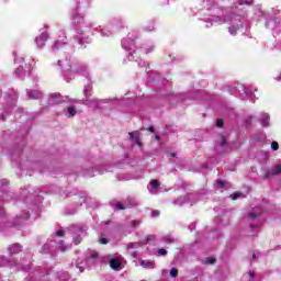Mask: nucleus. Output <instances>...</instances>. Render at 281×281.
Wrapping results in <instances>:
<instances>
[{
  "mask_svg": "<svg viewBox=\"0 0 281 281\" xmlns=\"http://www.w3.org/2000/svg\"><path fill=\"white\" fill-rule=\"evenodd\" d=\"M23 249V247L19 244H12L8 247V251L10 254V256H14L16 254H21V250Z\"/></svg>",
  "mask_w": 281,
  "mask_h": 281,
  "instance_id": "28",
  "label": "nucleus"
},
{
  "mask_svg": "<svg viewBox=\"0 0 281 281\" xmlns=\"http://www.w3.org/2000/svg\"><path fill=\"white\" fill-rule=\"evenodd\" d=\"M270 121H271V116L269 115V113L262 112L260 114L259 122L261 126H263L265 128H269V126H271Z\"/></svg>",
  "mask_w": 281,
  "mask_h": 281,
  "instance_id": "22",
  "label": "nucleus"
},
{
  "mask_svg": "<svg viewBox=\"0 0 281 281\" xmlns=\"http://www.w3.org/2000/svg\"><path fill=\"white\" fill-rule=\"evenodd\" d=\"M9 104V109L5 111V113H10V111H14V106L16 104V95H13L10 98V100H7Z\"/></svg>",
  "mask_w": 281,
  "mask_h": 281,
  "instance_id": "35",
  "label": "nucleus"
},
{
  "mask_svg": "<svg viewBox=\"0 0 281 281\" xmlns=\"http://www.w3.org/2000/svg\"><path fill=\"white\" fill-rule=\"evenodd\" d=\"M130 139L132 143L135 144V146H138V148H142V136L139 132H131Z\"/></svg>",
  "mask_w": 281,
  "mask_h": 281,
  "instance_id": "23",
  "label": "nucleus"
},
{
  "mask_svg": "<svg viewBox=\"0 0 281 281\" xmlns=\"http://www.w3.org/2000/svg\"><path fill=\"white\" fill-rule=\"evenodd\" d=\"M109 265L113 271H122L126 267V259L122 255H115L110 259Z\"/></svg>",
  "mask_w": 281,
  "mask_h": 281,
  "instance_id": "13",
  "label": "nucleus"
},
{
  "mask_svg": "<svg viewBox=\"0 0 281 281\" xmlns=\"http://www.w3.org/2000/svg\"><path fill=\"white\" fill-rule=\"evenodd\" d=\"M262 212L248 213L247 221L250 223L249 229H251L250 236H256V233L260 231V215Z\"/></svg>",
  "mask_w": 281,
  "mask_h": 281,
  "instance_id": "9",
  "label": "nucleus"
},
{
  "mask_svg": "<svg viewBox=\"0 0 281 281\" xmlns=\"http://www.w3.org/2000/svg\"><path fill=\"white\" fill-rule=\"evenodd\" d=\"M77 113L78 111L74 105H70L66 110H64V115H66V117H76Z\"/></svg>",
  "mask_w": 281,
  "mask_h": 281,
  "instance_id": "30",
  "label": "nucleus"
},
{
  "mask_svg": "<svg viewBox=\"0 0 281 281\" xmlns=\"http://www.w3.org/2000/svg\"><path fill=\"white\" fill-rule=\"evenodd\" d=\"M49 26L47 24L44 25L43 29L40 30L41 34L35 37L34 42L37 49H43L47 41H49Z\"/></svg>",
  "mask_w": 281,
  "mask_h": 281,
  "instance_id": "12",
  "label": "nucleus"
},
{
  "mask_svg": "<svg viewBox=\"0 0 281 281\" xmlns=\"http://www.w3.org/2000/svg\"><path fill=\"white\" fill-rule=\"evenodd\" d=\"M70 23L72 25H77L79 27L76 29V38L77 43L85 47L91 43V34H93V30L97 27H102L95 22H86L85 15L79 13L77 10L71 11L70 13Z\"/></svg>",
  "mask_w": 281,
  "mask_h": 281,
  "instance_id": "2",
  "label": "nucleus"
},
{
  "mask_svg": "<svg viewBox=\"0 0 281 281\" xmlns=\"http://www.w3.org/2000/svg\"><path fill=\"white\" fill-rule=\"evenodd\" d=\"M56 236H59V238H61L63 236H65V231L63 229L57 231Z\"/></svg>",
  "mask_w": 281,
  "mask_h": 281,
  "instance_id": "58",
  "label": "nucleus"
},
{
  "mask_svg": "<svg viewBox=\"0 0 281 281\" xmlns=\"http://www.w3.org/2000/svg\"><path fill=\"white\" fill-rule=\"evenodd\" d=\"M273 176H276L273 169H268V170H266V171L263 172L265 179H269V177H273Z\"/></svg>",
  "mask_w": 281,
  "mask_h": 281,
  "instance_id": "48",
  "label": "nucleus"
},
{
  "mask_svg": "<svg viewBox=\"0 0 281 281\" xmlns=\"http://www.w3.org/2000/svg\"><path fill=\"white\" fill-rule=\"evenodd\" d=\"M131 256H132V258H137V257L139 256V254H138L137 251H133V252L131 254Z\"/></svg>",
  "mask_w": 281,
  "mask_h": 281,
  "instance_id": "64",
  "label": "nucleus"
},
{
  "mask_svg": "<svg viewBox=\"0 0 281 281\" xmlns=\"http://www.w3.org/2000/svg\"><path fill=\"white\" fill-rule=\"evenodd\" d=\"M72 201L75 209H66L67 216H74L78 207H80L83 203H87V201H89V198L87 196V193H78L74 195Z\"/></svg>",
  "mask_w": 281,
  "mask_h": 281,
  "instance_id": "10",
  "label": "nucleus"
},
{
  "mask_svg": "<svg viewBox=\"0 0 281 281\" xmlns=\"http://www.w3.org/2000/svg\"><path fill=\"white\" fill-rule=\"evenodd\" d=\"M135 41H137V33L131 32L125 38L121 41L122 48L125 52H128V60H135V56L139 54V50H136Z\"/></svg>",
  "mask_w": 281,
  "mask_h": 281,
  "instance_id": "6",
  "label": "nucleus"
},
{
  "mask_svg": "<svg viewBox=\"0 0 281 281\" xmlns=\"http://www.w3.org/2000/svg\"><path fill=\"white\" fill-rule=\"evenodd\" d=\"M26 95L30 100H41L43 92L40 90H26Z\"/></svg>",
  "mask_w": 281,
  "mask_h": 281,
  "instance_id": "25",
  "label": "nucleus"
},
{
  "mask_svg": "<svg viewBox=\"0 0 281 281\" xmlns=\"http://www.w3.org/2000/svg\"><path fill=\"white\" fill-rule=\"evenodd\" d=\"M99 243H100L101 245H109V239H106V238H104V237H101V238L99 239Z\"/></svg>",
  "mask_w": 281,
  "mask_h": 281,
  "instance_id": "57",
  "label": "nucleus"
},
{
  "mask_svg": "<svg viewBox=\"0 0 281 281\" xmlns=\"http://www.w3.org/2000/svg\"><path fill=\"white\" fill-rule=\"evenodd\" d=\"M89 227H87L86 224H79L78 226H72L71 227V233H72V241L75 245H80L82 243V239L85 236H87V231Z\"/></svg>",
  "mask_w": 281,
  "mask_h": 281,
  "instance_id": "8",
  "label": "nucleus"
},
{
  "mask_svg": "<svg viewBox=\"0 0 281 281\" xmlns=\"http://www.w3.org/2000/svg\"><path fill=\"white\" fill-rule=\"evenodd\" d=\"M162 243H167V245H172V243H175V237L172 235H165L162 237Z\"/></svg>",
  "mask_w": 281,
  "mask_h": 281,
  "instance_id": "39",
  "label": "nucleus"
},
{
  "mask_svg": "<svg viewBox=\"0 0 281 281\" xmlns=\"http://www.w3.org/2000/svg\"><path fill=\"white\" fill-rule=\"evenodd\" d=\"M189 229H190V232H194V229H196V223H191L189 225Z\"/></svg>",
  "mask_w": 281,
  "mask_h": 281,
  "instance_id": "59",
  "label": "nucleus"
},
{
  "mask_svg": "<svg viewBox=\"0 0 281 281\" xmlns=\"http://www.w3.org/2000/svg\"><path fill=\"white\" fill-rule=\"evenodd\" d=\"M95 172H98V175H106V172H113V166H109V165H98L94 168Z\"/></svg>",
  "mask_w": 281,
  "mask_h": 281,
  "instance_id": "24",
  "label": "nucleus"
},
{
  "mask_svg": "<svg viewBox=\"0 0 281 281\" xmlns=\"http://www.w3.org/2000/svg\"><path fill=\"white\" fill-rule=\"evenodd\" d=\"M8 180H0V202L5 203V201H10L14 196V193L8 191Z\"/></svg>",
  "mask_w": 281,
  "mask_h": 281,
  "instance_id": "14",
  "label": "nucleus"
},
{
  "mask_svg": "<svg viewBox=\"0 0 281 281\" xmlns=\"http://www.w3.org/2000/svg\"><path fill=\"white\" fill-rule=\"evenodd\" d=\"M83 8H90L91 7V0H82Z\"/></svg>",
  "mask_w": 281,
  "mask_h": 281,
  "instance_id": "56",
  "label": "nucleus"
},
{
  "mask_svg": "<svg viewBox=\"0 0 281 281\" xmlns=\"http://www.w3.org/2000/svg\"><path fill=\"white\" fill-rule=\"evenodd\" d=\"M132 60H135V63H138L139 67H146L148 65V63L144 61V59H139V57H137V55H135V58Z\"/></svg>",
  "mask_w": 281,
  "mask_h": 281,
  "instance_id": "42",
  "label": "nucleus"
},
{
  "mask_svg": "<svg viewBox=\"0 0 281 281\" xmlns=\"http://www.w3.org/2000/svg\"><path fill=\"white\" fill-rule=\"evenodd\" d=\"M42 254H54V244H50L49 241H47L46 244L43 245Z\"/></svg>",
  "mask_w": 281,
  "mask_h": 281,
  "instance_id": "32",
  "label": "nucleus"
},
{
  "mask_svg": "<svg viewBox=\"0 0 281 281\" xmlns=\"http://www.w3.org/2000/svg\"><path fill=\"white\" fill-rule=\"evenodd\" d=\"M69 248H70V246L65 244V241H58L57 246H56V249H59L63 252L68 251Z\"/></svg>",
  "mask_w": 281,
  "mask_h": 281,
  "instance_id": "38",
  "label": "nucleus"
},
{
  "mask_svg": "<svg viewBox=\"0 0 281 281\" xmlns=\"http://www.w3.org/2000/svg\"><path fill=\"white\" fill-rule=\"evenodd\" d=\"M0 227L1 229H3V223H5V221H8V218L5 217V212L3 211L2 207H0Z\"/></svg>",
  "mask_w": 281,
  "mask_h": 281,
  "instance_id": "41",
  "label": "nucleus"
},
{
  "mask_svg": "<svg viewBox=\"0 0 281 281\" xmlns=\"http://www.w3.org/2000/svg\"><path fill=\"white\" fill-rule=\"evenodd\" d=\"M65 45H67V36H59L52 46V53L56 54L58 52H64Z\"/></svg>",
  "mask_w": 281,
  "mask_h": 281,
  "instance_id": "18",
  "label": "nucleus"
},
{
  "mask_svg": "<svg viewBox=\"0 0 281 281\" xmlns=\"http://www.w3.org/2000/svg\"><path fill=\"white\" fill-rule=\"evenodd\" d=\"M83 176L89 177V178L95 177V170H93V169L85 170Z\"/></svg>",
  "mask_w": 281,
  "mask_h": 281,
  "instance_id": "45",
  "label": "nucleus"
},
{
  "mask_svg": "<svg viewBox=\"0 0 281 281\" xmlns=\"http://www.w3.org/2000/svg\"><path fill=\"white\" fill-rule=\"evenodd\" d=\"M145 30H146V32H153V30H155V25L151 24V25L147 26Z\"/></svg>",
  "mask_w": 281,
  "mask_h": 281,
  "instance_id": "61",
  "label": "nucleus"
},
{
  "mask_svg": "<svg viewBox=\"0 0 281 281\" xmlns=\"http://www.w3.org/2000/svg\"><path fill=\"white\" fill-rule=\"evenodd\" d=\"M280 148V145L278 144V142H272L271 143V149L272 150H278Z\"/></svg>",
  "mask_w": 281,
  "mask_h": 281,
  "instance_id": "55",
  "label": "nucleus"
},
{
  "mask_svg": "<svg viewBox=\"0 0 281 281\" xmlns=\"http://www.w3.org/2000/svg\"><path fill=\"white\" fill-rule=\"evenodd\" d=\"M215 189L223 192V190H229V182L226 180L218 179L215 183Z\"/></svg>",
  "mask_w": 281,
  "mask_h": 281,
  "instance_id": "27",
  "label": "nucleus"
},
{
  "mask_svg": "<svg viewBox=\"0 0 281 281\" xmlns=\"http://www.w3.org/2000/svg\"><path fill=\"white\" fill-rule=\"evenodd\" d=\"M13 56H15L14 61L20 64V66L15 69L16 78H25V68H23V63H25V58L18 56L16 52L13 53Z\"/></svg>",
  "mask_w": 281,
  "mask_h": 281,
  "instance_id": "17",
  "label": "nucleus"
},
{
  "mask_svg": "<svg viewBox=\"0 0 281 281\" xmlns=\"http://www.w3.org/2000/svg\"><path fill=\"white\" fill-rule=\"evenodd\" d=\"M140 224L142 222H139L138 220L131 221L130 222L131 229L127 231V234H133V232H135V229H137V227H139Z\"/></svg>",
  "mask_w": 281,
  "mask_h": 281,
  "instance_id": "34",
  "label": "nucleus"
},
{
  "mask_svg": "<svg viewBox=\"0 0 281 281\" xmlns=\"http://www.w3.org/2000/svg\"><path fill=\"white\" fill-rule=\"evenodd\" d=\"M149 194H159V190H161V182L159 180H150L147 187Z\"/></svg>",
  "mask_w": 281,
  "mask_h": 281,
  "instance_id": "20",
  "label": "nucleus"
},
{
  "mask_svg": "<svg viewBox=\"0 0 281 281\" xmlns=\"http://www.w3.org/2000/svg\"><path fill=\"white\" fill-rule=\"evenodd\" d=\"M274 80L277 82H281V72L279 75L274 76Z\"/></svg>",
  "mask_w": 281,
  "mask_h": 281,
  "instance_id": "63",
  "label": "nucleus"
},
{
  "mask_svg": "<svg viewBox=\"0 0 281 281\" xmlns=\"http://www.w3.org/2000/svg\"><path fill=\"white\" fill-rule=\"evenodd\" d=\"M272 170L274 171V175H281V164L274 166V168H272Z\"/></svg>",
  "mask_w": 281,
  "mask_h": 281,
  "instance_id": "52",
  "label": "nucleus"
},
{
  "mask_svg": "<svg viewBox=\"0 0 281 281\" xmlns=\"http://www.w3.org/2000/svg\"><path fill=\"white\" fill-rule=\"evenodd\" d=\"M184 203H190V205H194L196 203V194L190 193L187 195H181L177 200L173 201V205H178L181 207Z\"/></svg>",
  "mask_w": 281,
  "mask_h": 281,
  "instance_id": "16",
  "label": "nucleus"
},
{
  "mask_svg": "<svg viewBox=\"0 0 281 281\" xmlns=\"http://www.w3.org/2000/svg\"><path fill=\"white\" fill-rule=\"evenodd\" d=\"M266 27L269 30H278V27H280V21H278V19H267Z\"/></svg>",
  "mask_w": 281,
  "mask_h": 281,
  "instance_id": "26",
  "label": "nucleus"
},
{
  "mask_svg": "<svg viewBox=\"0 0 281 281\" xmlns=\"http://www.w3.org/2000/svg\"><path fill=\"white\" fill-rule=\"evenodd\" d=\"M25 281H69V273L64 271L54 272V270L45 268L31 272Z\"/></svg>",
  "mask_w": 281,
  "mask_h": 281,
  "instance_id": "4",
  "label": "nucleus"
},
{
  "mask_svg": "<svg viewBox=\"0 0 281 281\" xmlns=\"http://www.w3.org/2000/svg\"><path fill=\"white\" fill-rule=\"evenodd\" d=\"M109 25L112 27V30H122L126 25V22L122 19L114 18L109 22Z\"/></svg>",
  "mask_w": 281,
  "mask_h": 281,
  "instance_id": "21",
  "label": "nucleus"
},
{
  "mask_svg": "<svg viewBox=\"0 0 281 281\" xmlns=\"http://www.w3.org/2000/svg\"><path fill=\"white\" fill-rule=\"evenodd\" d=\"M0 267H11L15 268L19 271H30V265H22L15 259H7L4 256L0 255Z\"/></svg>",
  "mask_w": 281,
  "mask_h": 281,
  "instance_id": "11",
  "label": "nucleus"
},
{
  "mask_svg": "<svg viewBox=\"0 0 281 281\" xmlns=\"http://www.w3.org/2000/svg\"><path fill=\"white\" fill-rule=\"evenodd\" d=\"M158 254L159 256H168V250H166V248H160L158 249Z\"/></svg>",
  "mask_w": 281,
  "mask_h": 281,
  "instance_id": "54",
  "label": "nucleus"
},
{
  "mask_svg": "<svg viewBox=\"0 0 281 281\" xmlns=\"http://www.w3.org/2000/svg\"><path fill=\"white\" fill-rule=\"evenodd\" d=\"M109 27L111 26L108 24L106 27H103L99 31V34H101L103 38H111V36L113 35V31L109 30Z\"/></svg>",
  "mask_w": 281,
  "mask_h": 281,
  "instance_id": "31",
  "label": "nucleus"
},
{
  "mask_svg": "<svg viewBox=\"0 0 281 281\" xmlns=\"http://www.w3.org/2000/svg\"><path fill=\"white\" fill-rule=\"evenodd\" d=\"M111 102H119V104H126V100H117V99H103V100L92 99V100H88L87 104H89V106H92V109H100L101 104H109Z\"/></svg>",
  "mask_w": 281,
  "mask_h": 281,
  "instance_id": "15",
  "label": "nucleus"
},
{
  "mask_svg": "<svg viewBox=\"0 0 281 281\" xmlns=\"http://www.w3.org/2000/svg\"><path fill=\"white\" fill-rule=\"evenodd\" d=\"M127 205L128 207H135V205H137V200H135V198H128Z\"/></svg>",
  "mask_w": 281,
  "mask_h": 281,
  "instance_id": "47",
  "label": "nucleus"
},
{
  "mask_svg": "<svg viewBox=\"0 0 281 281\" xmlns=\"http://www.w3.org/2000/svg\"><path fill=\"white\" fill-rule=\"evenodd\" d=\"M254 120H256V116H254V115H248V116L244 120L245 125H246V126H251V122H254Z\"/></svg>",
  "mask_w": 281,
  "mask_h": 281,
  "instance_id": "44",
  "label": "nucleus"
},
{
  "mask_svg": "<svg viewBox=\"0 0 281 281\" xmlns=\"http://www.w3.org/2000/svg\"><path fill=\"white\" fill-rule=\"evenodd\" d=\"M216 153H218V155H223L224 153H229V145H227V139L225 138V136H222L220 138V143L217 146H215Z\"/></svg>",
  "mask_w": 281,
  "mask_h": 281,
  "instance_id": "19",
  "label": "nucleus"
},
{
  "mask_svg": "<svg viewBox=\"0 0 281 281\" xmlns=\"http://www.w3.org/2000/svg\"><path fill=\"white\" fill-rule=\"evenodd\" d=\"M58 67L63 68V77L66 82H71L74 80L76 74L79 76H83L86 80L83 93L85 95H91V75L89 74V68L87 65L79 63L78 59L71 58V56H66L65 59L57 60Z\"/></svg>",
  "mask_w": 281,
  "mask_h": 281,
  "instance_id": "1",
  "label": "nucleus"
},
{
  "mask_svg": "<svg viewBox=\"0 0 281 281\" xmlns=\"http://www.w3.org/2000/svg\"><path fill=\"white\" fill-rule=\"evenodd\" d=\"M155 240V235H148L146 238H145V241H143V245H148V243Z\"/></svg>",
  "mask_w": 281,
  "mask_h": 281,
  "instance_id": "50",
  "label": "nucleus"
},
{
  "mask_svg": "<svg viewBox=\"0 0 281 281\" xmlns=\"http://www.w3.org/2000/svg\"><path fill=\"white\" fill-rule=\"evenodd\" d=\"M98 262V252L95 250L88 249L83 257H80L76 261V268L79 269L80 273L85 271V269H91V267H95Z\"/></svg>",
  "mask_w": 281,
  "mask_h": 281,
  "instance_id": "5",
  "label": "nucleus"
},
{
  "mask_svg": "<svg viewBox=\"0 0 281 281\" xmlns=\"http://www.w3.org/2000/svg\"><path fill=\"white\" fill-rule=\"evenodd\" d=\"M140 267H143V269H155V263L150 260H140Z\"/></svg>",
  "mask_w": 281,
  "mask_h": 281,
  "instance_id": "36",
  "label": "nucleus"
},
{
  "mask_svg": "<svg viewBox=\"0 0 281 281\" xmlns=\"http://www.w3.org/2000/svg\"><path fill=\"white\" fill-rule=\"evenodd\" d=\"M144 54H150L151 52H155V45L147 44L143 47Z\"/></svg>",
  "mask_w": 281,
  "mask_h": 281,
  "instance_id": "40",
  "label": "nucleus"
},
{
  "mask_svg": "<svg viewBox=\"0 0 281 281\" xmlns=\"http://www.w3.org/2000/svg\"><path fill=\"white\" fill-rule=\"evenodd\" d=\"M48 102L49 104H61L63 97L60 95V93H53L50 94Z\"/></svg>",
  "mask_w": 281,
  "mask_h": 281,
  "instance_id": "29",
  "label": "nucleus"
},
{
  "mask_svg": "<svg viewBox=\"0 0 281 281\" xmlns=\"http://www.w3.org/2000/svg\"><path fill=\"white\" fill-rule=\"evenodd\" d=\"M228 91L231 95H235V98H239V100H247V98H251V95H254V91H256V89L245 85H238L236 88H231Z\"/></svg>",
  "mask_w": 281,
  "mask_h": 281,
  "instance_id": "7",
  "label": "nucleus"
},
{
  "mask_svg": "<svg viewBox=\"0 0 281 281\" xmlns=\"http://www.w3.org/2000/svg\"><path fill=\"white\" fill-rule=\"evenodd\" d=\"M170 276L171 278H177V276H179V271L177 270V268H171Z\"/></svg>",
  "mask_w": 281,
  "mask_h": 281,
  "instance_id": "51",
  "label": "nucleus"
},
{
  "mask_svg": "<svg viewBox=\"0 0 281 281\" xmlns=\"http://www.w3.org/2000/svg\"><path fill=\"white\" fill-rule=\"evenodd\" d=\"M216 262V259L214 257H209L205 259L206 265H214Z\"/></svg>",
  "mask_w": 281,
  "mask_h": 281,
  "instance_id": "53",
  "label": "nucleus"
},
{
  "mask_svg": "<svg viewBox=\"0 0 281 281\" xmlns=\"http://www.w3.org/2000/svg\"><path fill=\"white\" fill-rule=\"evenodd\" d=\"M216 126H218V128L223 127V120L218 119L216 122H215Z\"/></svg>",
  "mask_w": 281,
  "mask_h": 281,
  "instance_id": "60",
  "label": "nucleus"
},
{
  "mask_svg": "<svg viewBox=\"0 0 281 281\" xmlns=\"http://www.w3.org/2000/svg\"><path fill=\"white\" fill-rule=\"evenodd\" d=\"M231 199L233 201H236L237 199H245V194H243L241 192L233 193L231 194Z\"/></svg>",
  "mask_w": 281,
  "mask_h": 281,
  "instance_id": "43",
  "label": "nucleus"
},
{
  "mask_svg": "<svg viewBox=\"0 0 281 281\" xmlns=\"http://www.w3.org/2000/svg\"><path fill=\"white\" fill-rule=\"evenodd\" d=\"M204 23H206V27H212L214 23H229L228 32L231 36H236L240 30H249L251 27L247 18L236 14L234 11H229V15H224V18L218 15L204 18Z\"/></svg>",
  "mask_w": 281,
  "mask_h": 281,
  "instance_id": "3",
  "label": "nucleus"
},
{
  "mask_svg": "<svg viewBox=\"0 0 281 281\" xmlns=\"http://www.w3.org/2000/svg\"><path fill=\"white\" fill-rule=\"evenodd\" d=\"M11 159H16V157L21 156V145H18L14 149L9 151Z\"/></svg>",
  "mask_w": 281,
  "mask_h": 281,
  "instance_id": "33",
  "label": "nucleus"
},
{
  "mask_svg": "<svg viewBox=\"0 0 281 281\" xmlns=\"http://www.w3.org/2000/svg\"><path fill=\"white\" fill-rule=\"evenodd\" d=\"M27 218H30V213L24 212L23 215L18 216V221H20V223H23V221H27Z\"/></svg>",
  "mask_w": 281,
  "mask_h": 281,
  "instance_id": "46",
  "label": "nucleus"
},
{
  "mask_svg": "<svg viewBox=\"0 0 281 281\" xmlns=\"http://www.w3.org/2000/svg\"><path fill=\"white\" fill-rule=\"evenodd\" d=\"M114 210H126V206H124V204H122V202H116L113 205Z\"/></svg>",
  "mask_w": 281,
  "mask_h": 281,
  "instance_id": "49",
  "label": "nucleus"
},
{
  "mask_svg": "<svg viewBox=\"0 0 281 281\" xmlns=\"http://www.w3.org/2000/svg\"><path fill=\"white\" fill-rule=\"evenodd\" d=\"M144 245L143 241L128 243L126 249H139Z\"/></svg>",
  "mask_w": 281,
  "mask_h": 281,
  "instance_id": "37",
  "label": "nucleus"
},
{
  "mask_svg": "<svg viewBox=\"0 0 281 281\" xmlns=\"http://www.w3.org/2000/svg\"><path fill=\"white\" fill-rule=\"evenodd\" d=\"M151 216L153 218H157V216H159V211H153Z\"/></svg>",
  "mask_w": 281,
  "mask_h": 281,
  "instance_id": "62",
  "label": "nucleus"
}]
</instances>
